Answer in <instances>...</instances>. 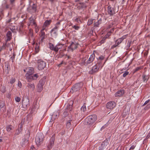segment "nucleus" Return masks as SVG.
Returning a JSON list of instances; mask_svg holds the SVG:
<instances>
[{"label":"nucleus","instance_id":"obj_1","mask_svg":"<svg viewBox=\"0 0 150 150\" xmlns=\"http://www.w3.org/2000/svg\"><path fill=\"white\" fill-rule=\"evenodd\" d=\"M34 69L33 67H29L25 75V77L28 82H31L33 81L36 80L39 77V74L38 73L34 74Z\"/></svg>","mask_w":150,"mask_h":150},{"label":"nucleus","instance_id":"obj_2","mask_svg":"<svg viewBox=\"0 0 150 150\" xmlns=\"http://www.w3.org/2000/svg\"><path fill=\"white\" fill-rule=\"evenodd\" d=\"M44 138L42 133L40 132L37 133L35 138V142L38 146H40L43 143Z\"/></svg>","mask_w":150,"mask_h":150},{"label":"nucleus","instance_id":"obj_3","mask_svg":"<svg viewBox=\"0 0 150 150\" xmlns=\"http://www.w3.org/2000/svg\"><path fill=\"white\" fill-rule=\"evenodd\" d=\"M97 116L96 115H93L88 116L85 120V125H90L93 124L97 119Z\"/></svg>","mask_w":150,"mask_h":150},{"label":"nucleus","instance_id":"obj_4","mask_svg":"<svg viewBox=\"0 0 150 150\" xmlns=\"http://www.w3.org/2000/svg\"><path fill=\"white\" fill-rule=\"evenodd\" d=\"M102 66L101 62H98L95 66L93 67L92 70L89 71V74H93L94 73L98 71V69L100 68H101Z\"/></svg>","mask_w":150,"mask_h":150},{"label":"nucleus","instance_id":"obj_5","mask_svg":"<svg viewBox=\"0 0 150 150\" xmlns=\"http://www.w3.org/2000/svg\"><path fill=\"white\" fill-rule=\"evenodd\" d=\"M47 26V20L45 21V23L42 29L41 30L40 36L41 38V41L42 42L43 40L45 38L46 36L45 35V31H46V28Z\"/></svg>","mask_w":150,"mask_h":150},{"label":"nucleus","instance_id":"obj_6","mask_svg":"<svg viewBox=\"0 0 150 150\" xmlns=\"http://www.w3.org/2000/svg\"><path fill=\"white\" fill-rule=\"evenodd\" d=\"M82 86L83 83L81 82L76 84L72 87L70 92L73 93L79 91L82 88Z\"/></svg>","mask_w":150,"mask_h":150},{"label":"nucleus","instance_id":"obj_7","mask_svg":"<svg viewBox=\"0 0 150 150\" xmlns=\"http://www.w3.org/2000/svg\"><path fill=\"white\" fill-rule=\"evenodd\" d=\"M38 68L39 70H42L45 67L46 64L45 62L41 60L38 61L37 64Z\"/></svg>","mask_w":150,"mask_h":150},{"label":"nucleus","instance_id":"obj_8","mask_svg":"<svg viewBox=\"0 0 150 150\" xmlns=\"http://www.w3.org/2000/svg\"><path fill=\"white\" fill-rule=\"evenodd\" d=\"M30 100L28 97L23 98L22 100V105L23 107L26 108L30 106Z\"/></svg>","mask_w":150,"mask_h":150},{"label":"nucleus","instance_id":"obj_9","mask_svg":"<svg viewBox=\"0 0 150 150\" xmlns=\"http://www.w3.org/2000/svg\"><path fill=\"white\" fill-rule=\"evenodd\" d=\"M78 45V43L76 42H72L70 45L68 47V51H73L76 48Z\"/></svg>","mask_w":150,"mask_h":150},{"label":"nucleus","instance_id":"obj_10","mask_svg":"<svg viewBox=\"0 0 150 150\" xmlns=\"http://www.w3.org/2000/svg\"><path fill=\"white\" fill-rule=\"evenodd\" d=\"M44 84V82L43 80H40L38 85L37 91L38 92H41L43 90V86Z\"/></svg>","mask_w":150,"mask_h":150},{"label":"nucleus","instance_id":"obj_11","mask_svg":"<svg viewBox=\"0 0 150 150\" xmlns=\"http://www.w3.org/2000/svg\"><path fill=\"white\" fill-rule=\"evenodd\" d=\"M115 103L114 101H110L106 105V108L108 109H112L115 106Z\"/></svg>","mask_w":150,"mask_h":150},{"label":"nucleus","instance_id":"obj_12","mask_svg":"<svg viewBox=\"0 0 150 150\" xmlns=\"http://www.w3.org/2000/svg\"><path fill=\"white\" fill-rule=\"evenodd\" d=\"M108 13L110 16H112L116 13L115 8L112 7L110 6H108Z\"/></svg>","mask_w":150,"mask_h":150},{"label":"nucleus","instance_id":"obj_13","mask_svg":"<svg viewBox=\"0 0 150 150\" xmlns=\"http://www.w3.org/2000/svg\"><path fill=\"white\" fill-rule=\"evenodd\" d=\"M29 22L28 23V27L30 26L36 27V24L35 22L34 18L32 17H31L29 19Z\"/></svg>","mask_w":150,"mask_h":150},{"label":"nucleus","instance_id":"obj_14","mask_svg":"<svg viewBox=\"0 0 150 150\" xmlns=\"http://www.w3.org/2000/svg\"><path fill=\"white\" fill-rule=\"evenodd\" d=\"M108 144L107 141H104L102 143L99 147V150H104L105 149H106Z\"/></svg>","mask_w":150,"mask_h":150},{"label":"nucleus","instance_id":"obj_15","mask_svg":"<svg viewBox=\"0 0 150 150\" xmlns=\"http://www.w3.org/2000/svg\"><path fill=\"white\" fill-rule=\"evenodd\" d=\"M95 55L94 54H92L90 56L88 60L85 62V64L86 65L91 63L95 59Z\"/></svg>","mask_w":150,"mask_h":150},{"label":"nucleus","instance_id":"obj_16","mask_svg":"<svg viewBox=\"0 0 150 150\" xmlns=\"http://www.w3.org/2000/svg\"><path fill=\"white\" fill-rule=\"evenodd\" d=\"M54 137L55 135L53 134L50 139V143L49 145V149L50 148H51L54 145Z\"/></svg>","mask_w":150,"mask_h":150},{"label":"nucleus","instance_id":"obj_17","mask_svg":"<svg viewBox=\"0 0 150 150\" xmlns=\"http://www.w3.org/2000/svg\"><path fill=\"white\" fill-rule=\"evenodd\" d=\"M127 37V35H123L122 37L119 38L116 40V43H117V45H119L121 43V42L124 39L126 38Z\"/></svg>","mask_w":150,"mask_h":150},{"label":"nucleus","instance_id":"obj_18","mask_svg":"<svg viewBox=\"0 0 150 150\" xmlns=\"http://www.w3.org/2000/svg\"><path fill=\"white\" fill-rule=\"evenodd\" d=\"M125 93V91L124 90H120L118 91L115 94V97H120L122 96Z\"/></svg>","mask_w":150,"mask_h":150},{"label":"nucleus","instance_id":"obj_19","mask_svg":"<svg viewBox=\"0 0 150 150\" xmlns=\"http://www.w3.org/2000/svg\"><path fill=\"white\" fill-rule=\"evenodd\" d=\"M27 87L29 88L33 91L35 88V86L34 83H28Z\"/></svg>","mask_w":150,"mask_h":150},{"label":"nucleus","instance_id":"obj_20","mask_svg":"<svg viewBox=\"0 0 150 150\" xmlns=\"http://www.w3.org/2000/svg\"><path fill=\"white\" fill-rule=\"evenodd\" d=\"M73 102L72 101H71L70 102V103L71 104H73ZM72 105H71V104H69L68 105L67 107V111H66V110H65V112H68V111H71L72 109Z\"/></svg>","mask_w":150,"mask_h":150},{"label":"nucleus","instance_id":"obj_21","mask_svg":"<svg viewBox=\"0 0 150 150\" xmlns=\"http://www.w3.org/2000/svg\"><path fill=\"white\" fill-rule=\"evenodd\" d=\"M6 35L7 37L6 42L10 41L11 39L12 33L10 31L8 32Z\"/></svg>","mask_w":150,"mask_h":150},{"label":"nucleus","instance_id":"obj_22","mask_svg":"<svg viewBox=\"0 0 150 150\" xmlns=\"http://www.w3.org/2000/svg\"><path fill=\"white\" fill-rule=\"evenodd\" d=\"M32 45H35V50L36 53H38L39 51V44L36 43L35 44V42L33 41L32 43Z\"/></svg>","mask_w":150,"mask_h":150},{"label":"nucleus","instance_id":"obj_23","mask_svg":"<svg viewBox=\"0 0 150 150\" xmlns=\"http://www.w3.org/2000/svg\"><path fill=\"white\" fill-rule=\"evenodd\" d=\"M63 45V44H61L57 45L55 46V52H57L59 49H61L62 48Z\"/></svg>","mask_w":150,"mask_h":150},{"label":"nucleus","instance_id":"obj_24","mask_svg":"<svg viewBox=\"0 0 150 150\" xmlns=\"http://www.w3.org/2000/svg\"><path fill=\"white\" fill-rule=\"evenodd\" d=\"M49 48L51 50L54 51L55 52V46L54 45L51 43H49Z\"/></svg>","mask_w":150,"mask_h":150},{"label":"nucleus","instance_id":"obj_25","mask_svg":"<svg viewBox=\"0 0 150 150\" xmlns=\"http://www.w3.org/2000/svg\"><path fill=\"white\" fill-rule=\"evenodd\" d=\"M59 115L57 114V113H54L52 116V118L51 120H52V121L54 120L55 119L57 118Z\"/></svg>","mask_w":150,"mask_h":150},{"label":"nucleus","instance_id":"obj_26","mask_svg":"<svg viewBox=\"0 0 150 150\" xmlns=\"http://www.w3.org/2000/svg\"><path fill=\"white\" fill-rule=\"evenodd\" d=\"M101 23V19H100L99 20L94 23V26L97 27Z\"/></svg>","mask_w":150,"mask_h":150},{"label":"nucleus","instance_id":"obj_27","mask_svg":"<svg viewBox=\"0 0 150 150\" xmlns=\"http://www.w3.org/2000/svg\"><path fill=\"white\" fill-rule=\"evenodd\" d=\"M0 91L3 93H4L6 91V88L5 86H4L1 85L0 86Z\"/></svg>","mask_w":150,"mask_h":150},{"label":"nucleus","instance_id":"obj_28","mask_svg":"<svg viewBox=\"0 0 150 150\" xmlns=\"http://www.w3.org/2000/svg\"><path fill=\"white\" fill-rule=\"evenodd\" d=\"M71 120L68 121L66 124V127L67 128L69 129L71 127Z\"/></svg>","mask_w":150,"mask_h":150},{"label":"nucleus","instance_id":"obj_29","mask_svg":"<svg viewBox=\"0 0 150 150\" xmlns=\"http://www.w3.org/2000/svg\"><path fill=\"white\" fill-rule=\"evenodd\" d=\"M12 129V126L11 125H8L6 127V129L7 132H10Z\"/></svg>","mask_w":150,"mask_h":150},{"label":"nucleus","instance_id":"obj_30","mask_svg":"<svg viewBox=\"0 0 150 150\" xmlns=\"http://www.w3.org/2000/svg\"><path fill=\"white\" fill-rule=\"evenodd\" d=\"M142 78L144 82L148 80L147 76L146 75H143L142 76Z\"/></svg>","mask_w":150,"mask_h":150},{"label":"nucleus","instance_id":"obj_31","mask_svg":"<svg viewBox=\"0 0 150 150\" xmlns=\"http://www.w3.org/2000/svg\"><path fill=\"white\" fill-rule=\"evenodd\" d=\"M13 6L11 5L10 4H6V9H11L12 8Z\"/></svg>","mask_w":150,"mask_h":150},{"label":"nucleus","instance_id":"obj_32","mask_svg":"<svg viewBox=\"0 0 150 150\" xmlns=\"http://www.w3.org/2000/svg\"><path fill=\"white\" fill-rule=\"evenodd\" d=\"M16 81V79L15 78H11L10 79V83L11 84H12L15 82Z\"/></svg>","mask_w":150,"mask_h":150},{"label":"nucleus","instance_id":"obj_33","mask_svg":"<svg viewBox=\"0 0 150 150\" xmlns=\"http://www.w3.org/2000/svg\"><path fill=\"white\" fill-rule=\"evenodd\" d=\"M86 110V105L85 104H84L83 106L81 107V111H83V112H85Z\"/></svg>","mask_w":150,"mask_h":150},{"label":"nucleus","instance_id":"obj_34","mask_svg":"<svg viewBox=\"0 0 150 150\" xmlns=\"http://www.w3.org/2000/svg\"><path fill=\"white\" fill-rule=\"evenodd\" d=\"M4 105H5L4 102L2 100H1L0 101V108H3Z\"/></svg>","mask_w":150,"mask_h":150},{"label":"nucleus","instance_id":"obj_35","mask_svg":"<svg viewBox=\"0 0 150 150\" xmlns=\"http://www.w3.org/2000/svg\"><path fill=\"white\" fill-rule=\"evenodd\" d=\"M28 140H25V141H23L21 143V146L23 147L26 144L28 143Z\"/></svg>","mask_w":150,"mask_h":150},{"label":"nucleus","instance_id":"obj_36","mask_svg":"<svg viewBox=\"0 0 150 150\" xmlns=\"http://www.w3.org/2000/svg\"><path fill=\"white\" fill-rule=\"evenodd\" d=\"M7 46V44L6 43L5 44L3 45L1 47L0 51L1 50L4 49L6 48V47Z\"/></svg>","mask_w":150,"mask_h":150},{"label":"nucleus","instance_id":"obj_37","mask_svg":"<svg viewBox=\"0 0 150 150\" xmlns=\"http://www.w3.org/2000/svg\"><path fill=\"white\" fill-rule=\"evenodd\" d=\"M104 58V57L103 56H100L98 59V62H101L100 61L103 60Z\"/></svg>","mask_w":150,"mask_h":150},{"label":"nucleus","instance_id":"obj_38","mask_svg":"<svg viewBox=\"0 0 150 150\" xmlns=\"http://www.w3.org/2000/svg\"><path fill=\"white\" fill-rule=\"evenodd\" d=\"M32 8L34 12L36 11V6L34 4H33L32 6Z\"/></svg>","mask_w":150,"mask_h":150},{"label":"nucleus","instance_id":"obj_39","mask_svg":"<svg viewBox=\"0 0 150 150\" xmlns=\"http://www.w3.org/2000/svg\"><path fill=\"white\" fill-rule=\"evenodd\" d=\"M93 21V20L92 19H90L88 20V25H91V24L92 23Z\"/></svg>","mask_w":150,"mask_h":150},{"label":"nucleus","instance_id":"obj_40","mask_svg":"<svg viewBox=\"0 0 150 150\" xmlns=\"http://www.w3.org/2000/svg\"><path fill=\"white\" fill-rule=\"evenodd\" d=\"M15 100L17 102H19L21 100V98L18 96H17L15 98Z\"/></svg>","mask_w":150,"mask_h":150},{"label":"nucleus","instance_id":"obj_41","mask_svg":"<svg viewBox=\"0 0 150 150\" xmlns=\"http://www.w3.org/2000/svg\"><path fill=\"white\" fill-rule=\"evenodd\" d=\"M106 38L105 37H104L102 39V40L100 41V42L101 44H103V43L105 40H106Z\"/></svg>","mask_w":150,"mask_h":150},{"label":"nucleus","instance_id":"obj_42","mask_svg":"<svg viewBox=\"0 0 150 150\" xmlns=\"http://www.w3.org/2000/svg\"><path fill=\"white\" fill-rule=\"evenodd\" d=\"M129 72L127 71H125L123 74V76L124 77H125L127 75L129 74Z\"/></svg>","mask_w":150,"mask_h":150},{"label":"nucleus","instance_id":"obj_43","mask_svg":"<svg viewBox=\"0 0 150 150\" xmlns=\"http://www.w3.org/2000/svg\"><path fill=\"white\" fill-rule=\"evenodd\" d=\"M74 20L75 21L77 22L78 23H79V22H81V21L79 17H76L74 19Z\"/></svg>","mask_w":150,"mask_h":150},{"label":"nucleus","instance_id":"obj_44","mask_svg":"<svg viewBox=\"0 0 150 150\" xmlns=\"http://www.w3.org/2000/svg\"><path fill=\"white\" fill-rule=\"evenodd\" d=\"M21 128L20 129L19 128L18 129H17L16 131V135H18L21 132Z\"/></svg>","mask_w":150,"mask_h":150},{"label":"nucleus","instance_id":"obj_45","mask_svg":"<svg viewBox=\"0 0 150 150\" xmlns=\"http://www.w3.org/2000/svg\"><path fill=\"white\" fill-rule=\"evenodd\" d=\"M150 108V102L145 107V110H148Z\"/></svg>","mask_w":150,"mask_h":150},{"label":"nucleus","instance_id":"obj_46","mask_svg":"<svg viewBox=\"0 0 150 150\" xmlns=\"http://www.w3.org/2000/svg\"><path fill=\"white\" fill-rule=\"evenodd\" d=\"M16 0H10V4L12 5L13 6V4L15 3Z\"/></svg>","mask_w":150,"mask_h":150},{"label":"nucleus","instance_id":"obj_47","mask_svg":"<svg viewBox=\"0 0 150 150\" xmlns=\"http://www.w3.org/2000/svg\"><path fill=\"white\" fill-rule=\"evenodd\" d=\"M110 35V32H108L105 37L107 38H108Z\"/></svg>","mask_w":150,"mask_h":150},{"label":"nucleus","instance_id":"obj_48","mask_svg":"<svg viewBox=\"0 0 150 150\" xmlns=\"http://www.w3.org/2000/svg\"><path fill=\"white\" fill-rule=\"evenodd\" d=\"M150 102V100H148L146 101L145 103H144V104L143 105V106H144L146 105H147L149 103V102Z\"/></svg>","mask_w":150,"mask_h":150},{"label":"nucleus","instance_id":"obj_49","mask_svg":"<svg viewBox=\"0 0 150 150\" xmlns=\"http://www.w3.org/2000/svg\"><path fill=\"white\" fill-rule=\"evenodd\" d=\"M73 28H74L75 30H78L79 29L80 27L76 25H74L73 26Z\"/></svg>","mask_w":150,"mask_h":150},{"label":"nucleus","instance_id":"obj_50","mask_svg":"<svg viewBox=\"0 0 150 150\" xmlns=\"http://www.w3.org/2000/svg\"><path fill=\"white\" fill-rule=\"evenodd\" d=\"M79 4L81 5V8H83L85 7V6L84 5V4L83 3H79Z\"/></svg>","mask_w":150,"mask_h":150},{"label":"nucleus","instance_id":"obj_51","mask_svg":"<svg viewBox=\"0 0 150 150\" xmlns=\"http://www.w3.org/2000/svg\"><path fill=\"white\" fill-rule=\"evenodd\" d=\"M22 84L21 82L19 81L18 83V86L20 88H21L22 87Z\"/></svg>","mask_w":150,"mask_h":150},{"label":"nucleus","instance_id":"obj_52","mask_svg":"<svg viewBox=\"0 0 150 150\" xmlns=\"http://www.w3.org/2000/svg\"><path fill=\"white\" fill-rule=\"evenodd\" d=\"M115 42L116 43V42ZM118 45H117V43H115V44L112 45V46L111 48H115V47H117Z\"/></svg>","mask_w":150,"mask_h":150},{"label":"nucleus","instance_id":"obj_53","mask_svg":"<svg viewBox=\"0 0 150 150\" xmlns=\"http://www.w3.org/2000/svg\"><path fill=\"white\" fill-rule=\"evenodd\" d=\"M150 137V131L149 132V133L146 136V139H149V138Z\"/></svg>","mask_w":150,"mask_h":150},{"label":"nucleus","instance_id":"obj_54","mask_svg":"<svg viewBox=\"0 0 150 150\" xmlns=\"http://www.w3.org/2000/svg\"><path fill=\"white\" fill-rule=\"evenodd\" d=\"M141 68L139 67H137L134 70V72H136L138 70L140 69Z\"/></svg>","mask_w":150,"mask_h":150},{"label":"nucleus","instance_id":"obj_55","mask_svg":"<svg viewBox=\"0 0 150 150\" xmlns=\"http://www.w3.org/2000/svg\"><path fill=\"white\" fill-rule=\"evenodd\" d=\"M134 148H135V146L134 145H133L131 146L130 148L129 149H130L131 150H132V149H133Z\"/></svg>","mask_w":150,"mask_h":150},{"label":"nucleus","instance_id":"obj_56","mask_svg":"<svg viewBox=\"0 0 150 150\" xmlns=\"http://www.w3.org/2000/svg\"><path fill=\"white\" fill-rule=\"evenodd\" d=\"M52 20H47V25H50V23L51 22Z\"/></svg>","mask_w":150,"mask_h":150},{"label":"nucleus","instance_id":"obj_57","mask_svg":"<svg viewBox=\"0 0 150 150\" xmlns=\"http://www.w3.org/2000/svg\"><path fill=\"white\" fill-rule=\"evenodd\" d=\"M130 42H128L127 43V46L128 47H129L130 45Z\"/></svg>","mask_w":150,"mask_h":150},{"label":"nucleus","instance_id":"obj_58","mask_svg":"<svg viewBox=\"0 0 150 150\" xmlns=\"http://www.w3.org/2000/svg\"><path fill=\"white\" fill-rule=\"evenodd\" d=\"M27 134H28L29 136L30 135V132L28 130L27 131Z\"/></svg>","mask_w":150,"mask_h":150},{"label":"nucleus","instance_id":"obj_59","mask_svg":"<svg viewBox=\"0 0 150 150\" xmlns=\"http://www.w3.org/2000/svg\"><path fill=\"white\" fill-rule=\"evenodd\" d=\"M63 62H62L59 64L58 65L59 67H60V65L63 64Z\"/></svg>","mask_w":150,"mask_h":150},{"label":"nucleus","instance_id":"obj_60","mask_svg":"<svg viewBox=\"0 0 150 150\" xmlns=\"http://www.w3.org/2000/svg\"><path fill=\"white\" fill-rule=\"evenodd\" d=\"M113 31V29H112L110 31H109V32H110V34H111V33Z\"/></svg>","mask_w":150,"mask_h":150},{"label":"nucleus","instance_id":"obj_61","mask_svg":"<svg viewBox=\"0 0 150 150\" xmlns=\"http://www.w3.org/2000/svg\"><path fill=\"white\" fill-rule=\"evenodd\" d=\"M50 1L51 3H53L54 0H49Z\"/></svg>","mask_w":150,"mask_h":150},{"label":"nucleus","instance_id":"obj_62","mask_svg":"<svg viewBox=\"0 0 150 150\" xmlns=\"http://www.w3.org/2000/svg\"><path fill=\"white\" fill-rule=\"evenodd\" d=\"M33 150V149L34 148V147L33 146H32L31 147V148Z\"/></svg>","mask_w":150,"mask_h":150},{"label":"nucleus","instance_id":"obj_63","mask_svg":"<svg viewBox=\"0 0 150 150\" xmlns=\"http://www.w3.org/2000/svg\"><path fill=\"white\" fill-rule=\"evenodd\" d=\"M104 126H103V127H101V130H102V129H104Z\"/></svg>","mask_w":150,"mask_h":150},{"label":"nucleus","instance_id":"obj_64","mask_svg":"<svg viewBox=\"0 0 150 150\" xmlns=\"http://www.w3.org/2000/svg\"><path fill=\"white\" fill-rule=\"evenodd\" d=\"M79 0H75V1L76 2H78L79 1Z\"/></svg>","mask_w":150,"mask_h":150}]
</instances>
